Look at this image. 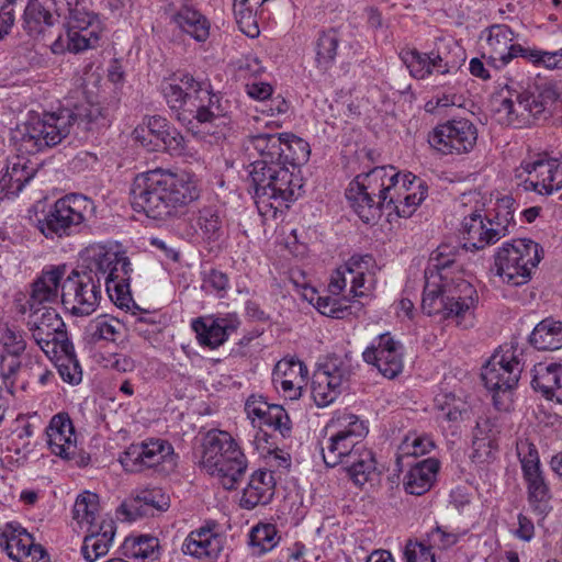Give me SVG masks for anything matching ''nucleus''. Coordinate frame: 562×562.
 I'll list each match as a JSON object with an SVG mask.
<instances>
[{
    "instance_id": "nucleus-1",
    "label": "nucleus",
    "mask_w": 562,
    "mask_h": 562,
    "mask_svg": "<svg viewBox=\"0 0 562 562\" xmlns=\"http://www.w3.org/2000/svg\"><path fill=\"white\" fill-rule=\"evenodd\" d=\"M87 265L72 270L61 282V303L75 316L91 315L102 297L101 279L110 299L121 308H130L132 267L124 252L95 245L87 249Z\"/></svg>"
},
{
    "instance_id": "nucleus-2",
    "label": "nucleus",
    "mask_w": 562,
    "mask_h": 562,
    "mask_svg": "<svg viewBox=\"0 0 562 562\" xmlns=\"http://www.w3.org/2000/svg\"><path fill=\"white\" fill-rule=\"evenodd\" d=\"M199 195L196 181L184 171L149 170L137 175L131 188L133 209L158 221L177 216Z\"/></svg>"
},
{
    "instance_id": "nucleus-3",
    "label": "nucleus",
    "mask_w": 562,
    "mask_h": 562,
    "mask_svg": "<svg viewBox=\"0 0 562 562\" xmlns=\"http://www.w3.org/2000/svg\"><path fill=\"white\" fill-rule=\"evenodd\" d=\"M82 125L86 131L106 126L108 115L100 104L87 103L76 111L60 110L33 116L24 125L21 133V149L29 154L43 150L59 144L70 133L74 124Z\"/></svg>"
},
{
    "instance_id": "nucleus-4",
    "label": "nucleus",
    "mask_w": 562,
    "mask_h": 562,
    "mask_svg": "<svg viewBox=\"0 0 562 562\" xmlns=\"http://www.w3.org/2000/svg\"><path fill=\"white\" fill-rule=\"evenodd\" d=\"M430 276L424 286L423 312L442 319H454L458 326L464 328L470 326L471 323L465 322L473 315L479 299L474 286L460 271Z\"/></svg>"
},
{
    "instance_id": "nucleus-5",
    "label": "nucleus",
    "mask_w": 562,
    "mask_h": 562,
    "mask_svg": "<svg viewBox=\"0 0 562 562\" xmlns=\"http://www.w3.org/2000/svg\"><path fill=\"white\" fill-rule=\"evenodd\" d=\"M561 109L560 94L551 85L538 87L536 91L517 90L507 85L494 99L497 122L518 128L547 121Z\"/></svg>"
},
{
    "instance_id": "nucleus-6",
    "label": "nucleus",
    "mask_w": 562,
    "mask_h": 562,
    "mask_svg": "<svg viewBox=\"0 0 562 562\" xmlns=\"http://www.w3.org/2000/svg\"><path fill=\"white\" fill-rule=\"evenodd\" d=\"M164 98L181 122L201 124L224 123L225 110L221 98L190 74H175L161 86Z\"/></svg>"
},
{
    "instance_id": "nucleus-7",
    "label": "nucleus",
    "mask_w": 562,
    "mask_h": 562,
    "mask_svg": "<svg viewBox=\"0 0 562 562\" xmlns=\"http://www.w3.org/2000/svg\"><path fill=\"white\" fill-rule=\"evenodd\" d=\"M398 173L393 166L375 167L358 175L349 183L346 198L358 216L367 224L381 217L382 210L392 206L398 188Z\"/></svg>"
},
{
    "instance_id": "nucleus-8",
    "label": "nucleus",
    "mask_w": 562,
    "mask_h": 562,
    "mask_svg": "<svg viewBox=\"0 0 562 562\" xmlns=\"http://www.w3.org/2000/svg\"><path fill=\"white\" fill-rule=\"evenodd\" d=\"M200 467L218 480L225 490H235L248 461L235 438L226 430L210 429L201 441Z\"/></svg>"
},
{
    "instance_id": "nucleus-9",
    "label": "nucleus",
    "mask_w": 562,
    "mask_h": 562,
    "mask_svg": "<svg viewBox=\"0 0 562 562\" xmlns=\"http://www.w3.org/2000/svg\"><path fill=\"white\" fill-rule=\"evenodd\" d=\"M92 199L80 193H69L56 200L38 217L35 227L47 239L55 240L81 234L95 217Z\"/></svg>"
},
{
    "instance_id": "nucleus-10",
    "label": "nucleus",
    "mask_w": 562,
    "mask_h": 562,
    "mask_svg": "<svg viewBox=\"0 0 562 562\" xmlns=\"http://www.w3.org/2000/svg\"><path fill=\"white\" fill-rule=\"evenodd\" d=\"M258 204L278 210L295 200L301 189L300 179L282 162L255 161L249 172Z\"/></svg>"
},
{
    "instance_id": "nucleus-11",
    "label": "nucleus",
    "mask_w": 562,
    "mask_h": 562,
    "mask_svg": "<svg viewBox=\"0 0 562 562\" xmlns=\"http://www.w3.org/2000/svg\"><path fill=\"white\" fill-rule=\"evenodd\" d=\"M330 435L322 441V456L327 467L345 464L363 448L362 438L368 434L364 423L351 413H341L326 427Z\"/></svg>"
},
{
    "instance_id": "nucleus-12",
    "label": "nucleus",
    "mask_w": 562,
    "mask_h": 562,
    "mask_svg": "<svg viewBox=\"0 0 562 562\" xmlns=\"http://www.w3.org/2000/svg\"><path fill=\"white\" fill-rule=\"evenodd\" d=\"M542 248L531 239H517L506 243L495 255L496 274L512 285H521L528 282L531 270L542 258Z\"/></svg>"
},
{
    "instance_id": "nucleus-13",
    "label": "nucleus",
    "mask_w": 562,
    "mask_h": 562,
    "mask_svg": "<svg viewBox=\"0 0 562 562\" xmlns=\"http://www.w3.org/2000/svg\"><path fill=\"white\" fill-rule=\"evenodd\" d=\"M25 325L33 341L50 360L57 357L60 347L71 348L65 323L54 308L30 310Z\"/></svg>"
},
{
    "instance_id": "nucleus-14",
    "label": "nucleus",
    "mask_w": 562,
    "mask_h": 562,
    "mask_svg": "<svg viewBox=\"0 0 562 562\" xmlns=\"http://www.w3.org/2000/svg\"><path fill=\"white\" fill-rule=\"evenodd\" d=\"M120 463L125 471L137 473L146 469H156L169 473L177 467V456L172 446L160 439H150L138 445H131L121 456Z\"/></svg>"
},
{
    "instance_id": "nucleus-15",
    "label": "nucleus",
    "mask_w": 562,
    "mask_h": 562,
    "mask_svg": "<svg viewBox=\"0 0 562 562\" xmlns=\"http://www.w3.org/2000/svg\"><path fill=\"white\" fill-rule=\"evenodd\" d=\"M103 33V26L98 16L91 12L83 15H74L67 21L66 37L58 36L52 44L54 54L65 52L82 53L97 48Z\"/></svg>"
},
{
    "instance_id": "nucleus-16",
    "label": "nucleus",
    "mask_w": 562,
    "mask_h": 562,
    "mask_svg": "<svg viewBox=\"0 0 562 562\" xmlns=\"http://www.w3.org/2000/svg\"><path fill=\"white\" fill-rule=\"evenodd\" d=\"M0 380L9 393L14 391L20 382L27 344L24 335L8 324L0 326Z\"/></svg>"
},
{
    "instance_id": "nucleus-17",
    "label": "nucleus",
    "mask_w": 562,
    "mask_h": 562,
    "mask_svg": "<svg viewBox=\"0 0 562 562\" xmlns=\"http://www.w3.org/2000/svg\"><path fill=\"white\" fill-rule=\"evenodd\" d=\"M476 140L477 130L467 119L440 124L428 137L430 146L445 155L467 154L474 148Z\"/></svg>"
},
{
    "instance_id": "nucleus-18",
    "label": "nucleus",
    "mask_w": 562,
    "mask_h": 562,
    "mask_svg": "<svg viewBox=\"0 0 562 562\" xmlns=\"http://www.w3.org/2000/svg\"><path fill=\"white\" fill-rule=\"evenodd\" d=\"M516 178L521 180L526 191L550 195L562 189V167L554 158H538L522 161L516 169Z\"/></svg>"
},
{
    "instance_id": "nucleus-19",
    "label": "nucleus",
    "mask_w": 562,
    "mask_h": 562,
    "mask_svg": "<svg viewBox=\"0 0 562 562\" xmlns=\"http://www.w3.org/2000/svg\"><path fill=\"white\" fill-rule=\"evenodd\" d=\"M162 2L164 10L176 29L195 42L207 41L211 22L195 8L192 0H162Z\"/></svg>"
},
{
    "instance_id": "nucleus-20",
    "label": "nucleus",
    "mask_w": 562,
    "mask_h": 562,
    "mask_svg": "<svg viewBox=\"0 0 562 562\" xmlns=\"http://www.w3.org/2000/svg\"><path fill=\"white\" fill-rule=\"evenodd\" d=\"M522 372V366L513 350L496 351L482 369L485 386L495 392L514 389Z\"/></svg>"
},
{
    "instance_id": "nucleus-21",
    "label": "nucleus",
    "mask_w": 562,
    "mask_h": 562,
    "mask_svg": "<svg viewBox=\"0 0 562 562\" xmlns=\"http://www.w3.org/2000/svg\"><path fill=\"white\" fill-rule=\"evenodd\" d=\"M367 363L373 364L379 372L387 378H396L403 370L401 345L390 333L381 334L362 353Z\"/></svg>"
},
{
    "instance_id": "nucleus-22",
    "label": "nucleus",
    "mask_w": 562,
    "mask_h": 562,
    "mask_svg": "<svg viewBox=\"0 0 562 562\" xmlns=\"http://www.w3.org/2000/svg\"><path fill=\"white\" fill-rule=\"evenodd\" d=\"M0 547L16 562H47L43 547L35 544L33 537L21 527L7 525L0 536Z\"/></svg>"
},
{
    "instance_id": "nucleus-23",
    "label": "nucleus",
    "mask_w": 562,
    "mask_h": 562,
    "mask_svg": "<svg viewBox=\"0 0 562 562\" xmlns=\"http://www.w3.org/2000/svg\"><path fill=\"white\" fill-rule=\"evenodd\" d=\"M240 321L233 314L223 317H198L192 322V329L201 346L216 349L229 335L238 329Z\"/></svg>"
},
{
    "instance_id": "nucleus-24",
    "label": "nucleus",
    "mask_w": 562,
    "mask_h": 562,
    "mask_svg": "<svg viewBox=\"0 0 562 562\" xmlns=\"http://www.w3.org/2000/svg\"><path fill=\"white\" fill-rule=\"evenodd\" d=\"M47 443L55 456L70 460L77 452V437L72 422L67 413H59L46 428Z\"/></svg>"
},
{
    "instance_id": "nucleus-25",
    "label": "nucleus",
    "mask_w": 562,
    "mask_h": 562,
    "mask_svg": "<svg viewBox=\"0 0 562 562\" xmlns=\"http://www.w3.org/2000/svg\"><path fill=\"white\" fill-rule=\"evenodd\" d=\"M216 524L207 521L205 526L192 530L183 541L182 552L194 558H216L223 549V537L215 531Z\"/></svg>"
},
{
    "instance_id": "nucleus-26",
    "label": "nucleus",
    "mask_w": 562,
    "mask_h": 562,
    "mask_svg": "<svg viewBox=\"0 0 562 562\" xmlns=\"http://www.w3.org/2000/svg\"><path fill=\"white\" fill-rule=\"evenodd\" d=\"M499 233L501 228L493 229L480 211H474L462 221L463 247L468 250H479L495 244L499 240Z\"/></svg>"
},
{
    "instance_id": "nucleus-27",
    "label": "nucleus",
    "mask_w": 562,
    "mask_h": 562,
    "mask_svg": "<svg viewBox=\"0 0 562 562\" xmlns=\"http://www.w3.org/2000/svg\"><path fill=\"white\" fill-rule=\"evenodd\" d=\"M401 58L411 75L417 79H424L434 72L445 75L453 67L440 54L435 52L427 54L417 49H407L401 53Z\"/></svg>"
},
{
    "instance_id": "nucleus-28",
    "label": "nucleus",
    "mask_w": 562,
    "mask_h": 562,
    "mask_svg": "<svg viewBox=\"0 0 562 562\" xmlns=\"http://www.w3.org/2000/svg\"><path fill=\"white\" fill-rule=\"evenodd\" d=\"M274 477L272 472L266 470L255 471L243 490L240 506L252 509L258 505L268 504L274 494Z\"/></svg>"
},
{
    "instance_id": "nucleus-29",
    "label": "nucleus",
    "mask_w": 562,
    "mask_h": 562,
    "mask_svg": "<svg viewBox=\"0 0 562 562\" xmlns=\"http://www.w3.org/2000/svg\"><path fill=\"white\" fill-rule=\"evenodd\" d=\"M65 273V267H54L34 281L32 293L27 301L30 310L42 308L46 303H54L58 299V289L61 288V279Z\"/></svg>"
},
{
    "instance_id": "nucleus-30",
    "label": "nucleus",
    "mask_w": 562,
    "mask_h": 562,
    "mask_svg": "<svg viewBox=\"0 0 562 562\" xmlns=\"http://www.w3.org/2000/svg\"><path fill=\"white\" fill-rule=\"evenodd\" d=\"M514 32L509 26L504 24H495L488 29L487 45L491 49L488 56V65L495 68L507 65L515 58V52L512 48L518 44H513Z\"/></svg>"
},
{
    "instance_id": "nucleus-31",
    "label": "nucleus",
    "mask_w": 562,
    "mask_h": 562,
    "mask_svg": "<svg viewBox=\"0 0 562 562\" xmlns=\"http://www.w3.org/2000/svg\"><path fill=\"white\" fill-rule=\"evenodd\" d=\"M398 173V188L396 191H392L395 194V202L392 203L391 207H387L391 214L393 211L401 217H409L417 205H419L426 198V190L423 188L422 182L418 183L419 192L406 193L409 191L417 180L416 176L411 172Z\"/></svg>"
},
{
    "instance_id": "nucleus-32",
    "label": "nucleus",
    "mask_w": 562,
    "mask_h": 562,
    "mask_svg": "<svg viewBox=\"0 0 562 562\" xmlns=\"http://www.w3.org/2000/svg\"><path fill=\"white\" fill-rule=\"evenodd\" d=\"M90 532L83 539L81 553L88 562H94L105 555L112 544L115 535L113 520H102L99 527L88 529Z\"/></svg>"
},
{
    "instance_id": "nucleus-33",
    "label": "nucleus",
    "mask_w": 562,
    "mask_h": 562,
    "mask_svg": "<svg viewBox=\"0 0 562 562\" xmlns=\"http://www.w3.org/2000/svg\"><path fill=\"white\" fill-rule=\"evenodd\" d=\"M58 19L48 0H30L24 10V29L30 35H40L53 26Z\"/></svg>"
},
{
    "instance_id": "nucleus-34",
    "label": "nucleus",
    "mask_w": 562,
    "mask_h": 562,
    "mask_svg": "<svg viewBox=\"0 0 562 562\" xmlns=\"http://www.w3.org/2000/svg\"><path fill=\"white\" fill-rule=\"evenodd\" d=\"M439 462L435 459H426L409 469L404 477L405 491L412 495H423L432 486Z\"/></svg>"
},
{
    "instance_id": "nucleus-35",
    "label": "nucleus",
    "mask_w": 562,
    "mask_h": 562,
    "mask_svg": "<svg viewBox=\"0 0 562 562\" xmlns=\"http://www.w3.org/2000/svg\"><path fill=\"white\" fill-rule=\"evenodd\" d=\"M530 344L538 350H558L562 348V322L547 317L536 325Z\"/></svg>"
},
{
    "instance_id": "nucleus-36",
    "label": "nucleus",
    "mask_w": 562,
    "mask_h": 562,
    "mask_svg": "<svg viewBox=\"0 0 562 562\" xmlns=\"http://www.w3.org/2000/svg\"><path fill=\"white\" fill-rule=\"evenodd\" d=\"M527 483L528 501L539 516L543 517L550 509V488L541 469L522 473Z\"/></svg>"
},
{
    "instance_id": "nucleus-37",
    "label": "nucleus",
    "mask_w": 562,
    "mask_h": 562,
    "mask_svg": "<svg viewBox=\"0 0 562 562\" xmlns=\"http://www.w3.org/2000/svg\"><path fill=\"white\" fill-rule=\"evenodd\" d=\"M344 467L353 483L362 486L375 475L376 462L373 452L363 446Z\"/></svg>"
},
{
    "instance_id": "nucleus-38",
    "label": "nucleus",
    "mask_w": 562,
    "mask_h": 562,
    "mask_svg": "<svg viewBox=\"0 0 562 562\" xmlns=\"http://www.w3.org/2000/svg\"><path fill=\"white\" fill-rule=\"evenodd\" d=\"M195 222L204 239L216 241L223 236L225 216L217 206L207 205L201 207L198 211Z\"/></svg>"
},
{
    "instance_id": "nucleus-39",
    "label": "nucleus",
    "mask_w": 562,
    "mask_h": 562,
    "mask_svg": "<svg viewBox=\"0 0 562 562\" xmlns=\"http://www.w3.org/2000/svg\"><path fill=\"white\" fill-rule=\"evenodd\" d=\"M252 147L260 156L258 161L279 162L282 156V133H261L248 136V148Z\"/></svg>"
},
{
    "instance_id": "nucleus-40",
    "label": "nucleus",
    "mask_w": 562,
    "mask_h": 562,
    "mask_svg": "<svg viewBox=\"0 0 562 562\" xmlns=\"http://www.w3.org/2000/svg\"><path fill=\"white\" fill-rule=\"evenodd\" d=\"M20 380L23 389L34 381H37L40 385L45 386L55 380V374L53 370L43 363L41 356L26 353L24 356V364Z\"/></svg>"
},
{
    "instance_id": "nucleus-41",
    "label": "nucleus",
    "mask_w": 562,
    "mask_h": 562,
    "mask_svg": "<svg viewBox=\"0 0 562 562\" xmlns=\"http://www.w3.org/2000/svg\"><path fill=\"white\" fill-rule=\"evenodd\" d=\"M99 496L95 493L85 492L76 498L72 515L80 527L92 529L99 527Z\"/></svg>"
},
{
    "instance_id": "nucleus-42",
    "label": "nucleus",
    "mask_w": 562,
    "mask_h": 562,
    "mask_svg": "<svg viewBox=\"0 0 562 562\" xmlns=\"http://www.w3.org/2000/svg\"><path fill=\"white\" fill-rule=\"evenodd\" d=\"M311 148L307 142L292 133H282V156L280 162L292 168L308 160Z\"/></svg>"
},
{
    "instance_id": "nucleus-43",
    "label": "nucleus",
    "mask_w": 562,
    "mask_h": 562,
    "mask_svg": "<svg viewBox=\"0 0 562 562\" xmlns=\"http://www.w3.org/2000/svg\"><path fill=\"white\" fill-rule=\"evenodd\" d=\"M435 406L438 409V419L458 423L469 417L467 403L452 393L438 394L435 398Z\"/></svg>"
},
{
    "instance_id": "nucleus-44",
    "label": "nucleus",
    "mask_w": 562,
    "mask_h": 562,
    "mask_svg": "<svg viewBox=\"0 0 562 562\" xmlns=\"http://www.w3.org/2000/svg\"><path fill=\"white\" fill-rule=\"evenodd\" d=\"M458 255V250L454 246L448 244H441L430 254L428 266L425 271V279H429L435 274L436 277L441 276L442 273H457L452 271L451 268L456 263V257Z\"/></svg>"
},
{
    "instance_id": "nucleus-45",
    "label": "nucleus",
    "mask_w": 562,
    "mask_h": 562,
    "mask_svg": "<svg viewBox=\"0 0 562 562\" xmlns=\"http://www.w3.org/2000/svg\"><path fill=\"white\" fill-rule=\"evenodd\" d=\"M323 372L316 371L312 381V396L318 407L331 404L342 391V386Z\"/></svg>"
},
{
    "instance_id": "nucleus-46",
    "label": "nucleus",
    "mask_w": 562,
    "mask_h": 562,
    "mask_svg": "<svg viewBox=\"0 0 562 562\" xmlns=\"http://www.w3.org/2000/svg\"><path fill=\"white\" fill-rule=\"evenodd\" d=\"M561 372L562 364L538 363L533 368L531 385L536 391H540L548 400H550Z\"/></svg>"
},
{
    "instance_id": "nucleus-47",
    "label": "nucleus",
    "mask_w": 562,
    "mask_h": 562,
    "mask_svg": "<svg viewBox=\"0 0 562 562\" xmlns=\"http://www.w3.org/2000/svg\"><path fill=\"white\" fill-rule=\"evenodd\" d=\"M55 367L60 378L72 385L79 384L82 380V370L75 353L74 345L71 348L60 347L57 353Z\"/></svg>"
},
{
    "instance_id": "nucleus-48",
    "label": "nucleus",
    "mask_w": 562,
    "mask_h": 562,
    "mask_svg": "<svg viewBox=\"0 0 562 562\" xmlns=\"http://www.w3.org/2000/svg\"><path fill=\"white\" fill-rule=\"evenodd\" d=\"M279 540L277 528L272 524H259L249 533V544L255 555L272 550Z\"/></svg>"
},
{
    "instance_id": "nucleus-49",
    "label": "nucleus",
    "mask_w": 562,
    "mask_h": 562,
    "mask_svg": "<svg viewBox=\"0 0 562 562\" xmlns=\"http://www.w3.org/2000/svg\"><path fill=\"white\" fill-rule=\"evenodd\" d=\"M121 328L122 325L117 319L103 315L92 319L88 324L86 333L89 340L93 344L101 340L114 341Z\"/></svg>"
},
{
    "instance_id": "nucleus-50",
    "label": "nucleus",
    "mask_w": 562,
    "mask_h": 562,
    "mask_svg": "<svg viewBox=\"0 0 562 562\" xmlns=\"http://www.w3.org/2000/svg\"><path fill=\"white\" fill-rule=\"evenodd\" d=\"M374 260L371 255H355L346 262V270L349 274L351 289L350 292L355 296H363L364 292V274L373 265Z\"/></svg>"
},
{
    "instance_id": "nucleus-51",
    "label": "nucleus",
    "mask_w": 562,
    "mask_h": 562,
    "mask_svg": "<svg viewBox=\"0 0 562 562\" xmlns=\"http://www.w3.org/2000/svg\"><path fill=\"white\" fill-rule=\"evenodd\" d=\"M317 371L325 373L331 380L338 381L337 383L344 387L353 373V364L348 355L342 357L330 356Z\"/></svg>"
},
{
    "instance_id": "nucleus-52",
    "label": "nucleus",
    "mask_w": 562,
    "mask_h": 562,
    "mask_svg": "<svg viewBox=\"0 0 562 562\" xmlns=\"http://www.w3.org/2000/svg\"><path fill=\"white\" fill-rule=\"evenodd\" d=\"M339 44L338 35L335 31L323 32L316 42V63L322 69H327L335 60L337 47Z\"/></svg>"
},
{
    "instance_id": "nucleus-53",
    "label": "nucleus",
    "mask_w": 562,
    "mask_h": 562,
    "mask_svg": "<svg viewBox=\"0 0 562 562\" xmlns=\"http://www.w3.org/2000/svg\"><path fill=\"white\" fill-rule=\"evenodd\" d=\"M514 204L515 201L512 196H504L499 199L495 206L494 218H487V224L493 229L501 228L499 239L508 233L509 225L514 224Z\"/></svg>"
},
{
    "instance_id": "nucleus-54",
    "label": "nucleus",
    "mask_w": 562,
    "mask_h": 562,
    "mask_svg": "<svg viewBox=\"0 0 562 562\" xmlns=\"http://www.w3.org/2000/svg\"><path fill=\"white\" fill-rule=\"evenodd\" d=\"M307 375V368L303 364V362L299 360H280L272 372V378H278L280 380H293L305 382Z\"/></svg>"
},
{
    "instance_id": "nucleus-55",
    "label": "nucleus",
    "mask_w": 562,
    "mask_h": 562,
    "mask_svg": "<svg viewBox=\"0 0 562 562\" xmlns=\"http://www.w3.org/2000/svg\"><path fill=\"white\" fill-rule=\"evenodd\" d=\"M516 450L521 463L522 473L541 469L538 450L528 439L518 440Z\"/></svg>"
},
{
    "instance_id": "nucleus-56",
    "label": "nucleus",
    "mask_w": 562,
    "mask_h": 562,
    "mask_svg": "<svg viewBox=\"0 0 562 562\" xmlns=\"http://www.w3.org/2000/svg\"><path fill=\"white\" fill-rule=\"evenodd\" d=\"M33 177V169H29L20 164H14L12 169L10 171L8 170L2 178L8 184L9 192L11 194H16Z\"/></svg>"
},
{
    "instance_id": "nucleus-57",
    "label": "nucleus",
    "mask_w": 562,
    "mask_h": 562,
    "mask_svg": "<svg viewBox=\"0 0 562 562\" xmlns=\"http://www.w3.org/2000/svg\"><path fill=\"white\" fill-rule=\"evenodd\" d=\"M155 146L162 147L170 154H181L184 149V138L171 124L165 128L164 134L156 139Z\"/></svg>"
},
{
    "instance_id": "nucleus-58",
    "label": "nucleus",
    "mask_w": 562,
    "mask_h": 562,
    "mask_svg": "<svg viewBox=\"0 0 562 562\" xmlns=\"http://www.w3.org/2000/svg\"><path fill=\"white\" fill-rule=\"evenodd\" d=\"M460 539V535L449 531L446 527L436 526L427 533V542L430 548L440 550L448 549L456 544Z\"/></svg>"
},
{
    "instance_id": "nucleus-59",
    "label": "nucleus",
    "mask_w": 562,
    "mask_h": 562,
    "mask_svg": "<svg viewBox=\"0 0 562 562\" xmlns=\"http://www.w3.org/2000/svg\"><path fill=\"white\" fill-rule=\"evenodd\" d=\"M158 547L159 542L157 538L151 536H140L133 541L131 546V553L134 558L156 560L158 558Z\"/></svg>"
},
{
    "instance_id": "nucleus-60",
    "label": "nucleus",
    "mask_w": 562,
    "mask_h": 562,
    "mask_svg": "<svg viewBox=\"0 0 562 562\" xmlns=\"http://www.w3.org/2000/svg\"><path fill=\"white\" fill-rule=\"evenodd\" d=\"M54 7V12L57 18L64 16L65 20L74 18V15H83L89 13L86 10L87 0H48Z\"/></svg>"
},
{
    "instance_id": "nucleus-61",
    "label": "nucleus",
    "mask_w": 562,
    "mask_h": 562,
    "mask_svg": "<svg viewBox=\"0 0 562 562\" xmlns=\"http://www.w3.org/2000/svg\"><path fill=\"white\" fill-rule=\"evenodd\" d=\"M432 441L427 437L417 435L407 436L401 445V450L406 456H423L430 451Z\"/></svg>"
},
{
    "instance_id": "nucleus-62",
    "label": "nucleus",
    "mask_w": 562,
    "mask_h": 562,
    "mask_svg": "<svg viewBox=\"0 0 562 562\" xmlns=\"http://www.w3.org/2000/svg\"><path fill=\"white\" fill-rule=\"evenodd\" d=\"M430 549L422 542L408 541L404 551L406 562H436Z\"/></svg>"
},
{
    "instance_id": "nucleus-63",
    "label": "nucleus",
    "mask_w": 562,
    "mask_h": 562,
    "mask_svg": "<svg viewBox=\"0 0 562 562\" xmlns=\"http://www.w3.org/2000/svg\"><path fill=\"white\" fill-rule=\"evenodd\" d=\"M494 424L490 418H481L476 423L477 434L475 435V440L473 441L474 446L479 448L481 446L487 445L492 447V442L494 441L495 435L497 430H494Z\"/></svg>"
},
{
    "instance_id": "nucleus-64",
    "label": "nucleus",
    "mask_w": 562,
    "mask_h": 562,
    "mask_svg": "<svg viewBox=\"0 0 562 562\" xmlns=\"http://www.w3.org/2000/svg\"><path fill=\"white\" fill-rule=\"evenodd\" d=\"M316 308L326 316L334 318L344 317L345 310L337 299L330 296H317Z\"/></svg>"
}]
</instances>
